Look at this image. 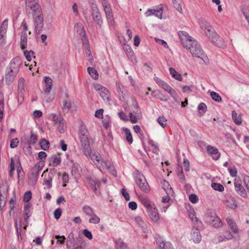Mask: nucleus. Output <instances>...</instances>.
<instances>
[{
    "label": "nucleus",
    "mask_w": 249,
    "mask_h": 249,
    "mask_svg": "<svg viewBox=\"0 0 249 249\" xmlns=\"http://www.w3.org/2000/svg\"><path fill=\"white\" fill-rule=\"evenodd\" d=\"M198 23L207 36L215 45L219 47L225 46L223 39L217 34L213 28L205 19L203 18H198Z\"/></svg>",
    "instance_id": "nucleus-1"
},
{
    "label": "nucleus",
    "mask_w": 249,
    "mask_h": 249,
    "mask_svg": "<svg viewBox=\"0 0 249 249\" xmlns=\"http://www.w3.org/2000/svg\"><path fill=\"white\" fill-rule=\"evenodd\" d=\"M90 157L97 167L101 172L108 171L113 175H116V172L114 171V168L111 162L108 160L103 159L99 153H93L91 154Z\"/></svg>",
    "instance_id": "nucleus-2"
},
{
    "label": "nucleus",
    "mask_w": 249,
    "mask_h": 249,
    "mask_svg": "<svg viewBox=\"0 0 249 249\" xmlns=\"http://www.w3.org/2000/svg\"><path fill=\"white\" fill-rule=\"evenodd\" d=\"M154 80L160 88L168 92L175 100L178 99V96L177 92L166 82L157 76L154 77Z\"/></svg>",
    "instance_id": "nucleus-3"
},
{
    "label": "nucleus",
    "mask_w": 249,
    "mask_h": 249,
    "mask_svg": "<svg viewBox=\"0 0 249 249\" xmlns=\"http://www.w3.org/2000/svg\"><path fill=\"white\" fill-rule=\"evenodd\" d=\"M187 49L190 50L193 56L200 58L204 61L203 59L204 51L196 40L193 41Z\"/></svg>",
    "instance_id": "nucleus-4"
},
{
    "label": "nucleus",
    "mask_w": 249,
    "mask_h": 249,
    "mask_svg": "<svg viewBox=\"0 0 249 249\" xmlns=\"http://www.w3.org/2000/svg\"><path fill=\"white\" fill-rule=\"evenodd\" d=\"M25 9L28 14H33L42 10L39 4V0H25Z\"/></svg>",
    "instance_id": "nucleus-5"
},
{
    "label": "nucleus",
    "mask_w": 249,
    "mask_h": 249,
    "mask_svg": "<svg viewBox=\"0 0 249 249\" xmlns=\"http://www.w3.org/2000/svg\"><path fill=\"white\" fill-rule=\"evenodd\" d=\"M32 14L35 22L36 31L38 32L41 31L44 26V18L42 11L40 10Z\"/></svg>",
    "instance_id": "nucleus-6"
},
{
    "label": "nucleus",
    "mask_w": 249,
    "mask_h": 249,
    "mask_svg": "<svg viewBox=\"0 0 249 249\" xmlns=\"http://www.w3.org/2000/svg\"><path fill=\"white\" fill-rule=\"evenodd\" d=\"M135 181L142 191L145 193L149 192L150 187L145 177L143 175H138L136 178Z\"/></svg>",
    "instance_id": "nucleus-7"
},
{
    "label": "nucleus",
    "mask_w": 249,
    "mask_h": 249,
    "mask_svg": "<svg viewBox=\"0 0 249 249\" xmlns=\"http://www.w3.org/2000/svg\"><path fill=\"white\" fill-rule=\"evenodd\" d=\"M163 11V6L162 5H160L153 9H148L144 15L147 17L154 15L160 19H162L164 18Z\"/></svg>",
    "instance_id": "nucleus-8"
},
{
    "label": "nucleus",
    "mask_w": 249,
    "mask_h": 249,
    "mask_svg": "<svg viewBox=\"0 0 249 249\" xmlns=\"http://www.w3.org/2000/svg\"><path fill=\"white\" fill-rule=\"evenodd\" d=\"M8 188L6 185L0 186V211H2L5 207L8 195Z\"/></svg>",
    "instance_id": "nucleus-9"
},
{
    "label": "nucleus",
    "mask_w": 249,
    "mask_h": 249,
    "mask_svg": "<svg viewBox=\"0 0 249 249\" xmlns=\"http://www.w3.org/2000/svg\"><path fill=\"white\" fill-rule=\"evenodd\" d=\"M22 64V61L21 58L15 57L10 61L8 69L14 72L15 74H18Z\"/></svg>",
    "instance_id": "nucleus-10"
},
{
    "label": "nucleus",
    "mask_w": 249,
    "mask_h": 249,
    "mask_svg": "<svg viewBox=\"0 0 249 249\" xmlns=\"http://www.w3.org/2000/svg\"><path fill=\"white\" fill-rule=\"evenodd\" d=\"M178 36L184 47L187 48L193 41V38L185 31H179Z\"/></svg>",
    "instance_id": "nucleus-11"
},
{
    "label": "nucleus",
    "mask_w": 249,
    "mask_h": 249,
    "mask_svg": "<svg viewBox=\"0 0 249 249\" xmlns=\"http://www.w3.org/2000/svg\"><path fill=\"white\" fill-rule=\"evenodd\" d=\"M91 16L93 21L99 26H101L103 23V20L101 17V14L100 12L96 5L91 6Z\"/></svg>",
    "instance_id": "nucleus-12"
},
{
    "label": "nucleus",
    "mask_w": 249,
    "mask_h": 249,
    "mask_svg": "<svg viewBox=\"0 0 249 249\" xmlns=\"http://www.w3.org/2000/svg\"><path fill=\"white\" fill-rule=\"evenodd\" d=\"M7 19H5L0 27V45L3 46L6 43V32L8 25Z\"/></svg>",
    "instance_id": "nucleus-13"
},
{
    "label": "nucleus",
    "mask_w": 249,
    "mask_h": 249,
    "mask_svg": "<svg viewBox=\"0 0 249 249\" xmlns=\"http://www.w3.org/2000/svg\"><path fill=\"white\" fill-rule=\"evenodd\" d=\"M93 87L94 89L98 92L104 100H108L110 96V92L106 88L99 84H95Z\"/></svg>",
    "instance_id": "nucleus-14"
},
{
    "label": "nucleus",
    "mask_w": 249,
    "mask_h": 249,
    "mask_svg": "<svg viewBox=\"0 0 249 249\" xmlns=\"http://www.w3.org/2000/svg\"><path fill=\"white\" fill-rule=\"evenodd\" d=\"M82 146L83 148V152L86 156H90L91 153V150L89 145V139L88 136L79 137Z\"/></svg>",
    "instance_id": "nucleus-15"
},
{
    "label": "nucleus",
    "mask_w": 249,
    "mask_h": 249,
    "mask_svg": "<svg viewBox=\"0 0 249 249\" xmlns=\"http://www.w3.org/2000/svg\"><path fill=\"white\" fill-rule=\"evenodd\" d=\"M83 47L85 49V53L88 57V60L92 62L93 60V56L90 50L89 41L87 37L82 38Z\"/></svg>",
    "instance_id": "nucleus-16"
},
{
    "label": "nucleus",
    "mask_w": 249,
    "mask_h": 249,
    "mask_svg": "<svg viewBox=\"0 0 249 249\" xmlns=\"http://www.w3.org/2000/svg\"><path fill=\"white\" fill-rule=\"evenodd\" d=\"M224 204L229 208L234 210L237 207V204L235 199L231 196H225L224 199Z\"/></svg>",
    "instance_id": "nucleus-17"
},
{
    "label": "nucleus",
    "mask_w": 249,
    "mask_h": 249,
    "mask_svg": "<svg viewBox=\"0 0 249 249\" xmlns=\"http://www.w3.org/2000/svg\"><path fill=\"white\" fill-rule=\"evenodd\" d=\"M206 149L207 152L212 155L213 160H216L220 158V153L219 152L218 149L216 147L208 145Z\"/></svg>",
    "instance_id": "nucleus-18"
},
{
    "label": "nucleus",
    "mask_w": 249,
    "mask_h": 249,
    "mask_svg": "<svg viewBox=\"0 0 249 249\" xmlns=\"http://www.w3.org/2000/svg\"><path fill=\"white\" fill-rule=\"evenodd\" d=\"M148 215L151 219L154 222H157L160 218L158 209L156 208L155 205L152 206L151 208L147 211Z\"/></svg>",
    "instance_id": "nucleus-19"
},
{
    "label": "nucleus",
    "mask_w": 249,
    "mask_h": 249,
    "mask_svg": "<svg viewBox=\"0 0 249 249\" xmlns=\"http://www.w3.org/2000/svg\"><path fill=\"white\" fill-rule=\"evenodd\" d=\"M199 228L197 227H196V228H193V231L191 233V240L196 243H199L201 240V236L199 232Z\"/></svg>",
    "instance_id": "nucleus-20"
},
{
    "label": "nucleus",
    "mask_w": 249,
    "mask_h": 249,
    "mask_svg": "<svg viewBox=\"0 0 249 249\" xmlns=\"http://www.w3.org/2000/svg\"><path fill=\"white\" fill-rule=\"evenodd\" d=\"M226 221L229 229L234 233L237 234L239 232L237 226L234 220L231 217L228 216Z\"/></svg>",
    "instance_id": "nucleus-21"
},
{
    "label": "nucleus",
    "mask_w": 249,
    "mask_h": 249,
    "mask_svg": "<svg viewBox=\"0 0 249 249\" xmlns=\"http://www.w3.org/2000/svg\"><path fill=\"white\" fill-rule=\"evenodd\" d=\"M37 140V135L34 132L31 131L29 140L26 142L22 139L21 140V142L22 143H24V144H27L28 147L31 148V145H35L36 143Z\"/></svg>",
    "instance_id": "nucleus-22"
},
{
    "label": "nucleus",
    "mask_w": 249,
    "mask_h": 249,
    "mask_svg": "<svg viewBox=\"0 0 249 249\" xmlns=\"http://www.w3.org/2000/svg\"><path fill=\"white\" fill-rule=\"evenodd\" d=\"M74 31L80 36L81 38L87 37L83 25L80 23H76L74 27Z\"/></svg>",
    "instance_id": "nucleus-23"
},
{
    "label": "nucleus",
    "mask_w": 249,
    "mask_h": 249,
    "mask_svg": "<svg viewBox=\"0 0 249 249\" xmlns=\"http://www.w3.org/2000/svg\"><path fill=\"white\" fill-rule=\"evenodd\" d=\"M139 199L142 204L146 209V211L155 205V204L152 203L148 197L144 196H140L139 197Z\"/></svg>",
    "instance_id": "nucleus-24"
},
{
    "label": "nucleus",
    "mask_w": 249,
    "mask_h": 249,
    "mask_svg": "<svg viewBox=\"0 0 249 249\" xmlns=\"http://www.w3.org/2000/svg\"><path fill=\"white\" fill-rule=\"evenodd\" d=\"M24 219L26 222H27L28 218L32 214V205L28 203L26 204L24 208Z\"/></svg>",
    "instance_id": "nucleus-25"
},
{
    "label": "nucleus",
    "mask_w": 249,
    "mask_h": 249,
    "mask_svg": "<svg viewBox=\"0 0 249 249\" xmlns=\"http://www.w3.org/2000/svg\"><path fill=\"white\" fill-rule=\"evenodd\" d=\"M189 216L196 227H201V222L198 220V218L196 216V213L193 209H191L189 211Z\"/></svg>",
    "instance_id": "nucleus-26"
},
{
    "label": "nucleus",
    "mask_w": 249,
    "mask_h": 249,
    "mask_svg": "<svg viewBox=\"0 0 249 249\" xmlns=\"http://www.w3.org/2000/svg\"><path fill=\"white\" fill-rule=\"evenodd\" d=\"M89 183L94 186V191L96 194H100V181L94 178H89Z\"/></svg>",
    "instance_id": "nucleus-27"
},
{
    "label": "nucleus",
    "mask_w": 249,
    "mask_h": 249,
    "mask_svg": "<svg viewBox=\"0 0 249 249\" xmlns=\"http://www.w3.org/2000/svg\"><path fill=\"white\" fill-rule=\"evenodd\" d=\"M104 9L107 20L110 24H112L114 22V19L111 6L106 7Z\"/></svg>",
    "instance_id": "nucleus-28"
},
{
    "label": "nucleus",
    "mask_w": 249,
    "mask_h": 249,
    "mask_svg": "<svg viewBox=\"0 0 249 249\" xmlns=\"http://www.w3.org/2000/svg\"><path fill=\"white\" fill-rule=\"evenodd\" d=\"M44 166V161H38L33 169V175L35 176L36 178H37L38 176V173L39 171H40L43 166Z\"/></svg>",
    "instance_id": "nucleus-29"
},
{
    "label": "nucleus",
    "mask_w": 249,
    "mask_h": 249,
    "mask_svg": "<svg viewBox=\"0 0 249 249\" xmlns=\"http://www.w3.org/2000/svg\"><path fill=\"white\" fill-rule=\"evenodd\" d=\"M17 74H15L12 71L9 70L8 69L5 74V81L7 84H10L14 80L15 76Z\"/></svg>",
    "instance_id": "nucleus-30"
},
{
    "label": "nucleus",
    "mask_w": 249,
    "mask_h": 249,
    "mask_svg": "<svg viewBox=\"0 0 249 249\" xmlns=\"http://www.w3.org/2000/svg\"><path fill=\"white\" fill-rule=\"evenodd\" d=\"M44 83L45 84V89H44V92L47 93H49L52 88L53 80L52 79L48 76L44 77Z\"/></svg>",
    "instance_id": "nucleus-31"
},
{
    "label": "nucleus",
    "mask_w": 249,
    "mask_h": 249,
    "mask_svg": "<svg viewBox=\"0 0 249 249\" xmlns=\"http://www.w3.org/2000/svg\"><path fill=\"white\" fill-rule=\"evenodd\" d=\"M27 34L25 32H21L20 36V47L21 50H24L27 47Z\"/></svg>",
    "instance_id": "nucleus-32"
},
{
    "label": "nucleus",
    "mask_w": 249,
    "mask_h": 249,
    "mask_svg": "<svg viewBox=\"0 0 249 249\" xmlns=\"http://www.w3.org/2000/svg\"><path fill=\"white\" fill-rule=\"evenodd\" d=\"M233 238V236L230 232L226 231L223 234L219 235L218 237V241L219 242L226 241L227 240H231Z\"/></svg>",
    "instance_id": "nucleus-33"
},
{
    "label": "nucleus",
    "mask_w": 249,
    "mask_h": 249,
    "mask_svg": "<svg viewBox=\"0 0 249 249\" xmlns=\"http://www.w3.org/2000/svg\"><path fill=\"white\" fill-rule=\"evenodd\" d=\"M232 119L233 122L237 125H240L242 123V119L240 114H238L235 110H233L231 113Z\"/></svg>",
    "instance_id": "nucleus-34"
},
{
    "label": "nucleus",
    "mask_w": 249,
    "mask_h": 249,
    "mask_svg": "<svg viewBox=\"0 0 249 249\" xmlns=\"http://www.w3.org/2000/svg\"><path fill=\"white\" fill-rule=\"evenodd\" d=\"M209 222L215 228L220 227L222 225L221 221L220 218L217 216H211Z\"/></svg>",
    "instance_id": "nucleus-35"
},
{
    "label": "nucleus",
    "mask_w": 249,
    "mask_h": 249,
    "mask_svg": "<svg viewBox=\"0 0 249 249\" xmlns=\"http://www.w3.org/2000/svg\"><path fill=\"white\" fill-rule=\"evenodd\" d=\"M161 186L167 195H171L173 193V190L167 181L163 180L161 182Z\"/></svg>",
    "instance_id": "nucleus-36"
},
{
    "label": "nucleus",
    "mask_w": 249,
    "mask_h": 249,
    "mask_svg": "<svg viewBox=\"0 0 249 249\" xmlns=\"http://www.w3.org/2000/svg\"><path fill=\"white\" fill-rule=\"evenodd\" d=\"M169 71L173 78L178 81H182V77L181 75L178 73L175 69L173 68H170Z\"/></svg>",
    "instance_id": "nucleus-37"
},
{
    "label": "nucleus",
    "mask_w": 249,
    "mask_h": 249,
    "mask_svg": "<svg viewBox=\"0 0 249 249\" xmlns=\"http://www.w3.org/2000/svg\"><path fill=\"white\" fill-rule=\"evenodd\" d=\"M53 178V174L52 173H49L47 177H45L44 179L43 184L46 185L48 188H50L52 187V182Z\"/></svg>",
    "instance_id": "nucleus-38"
},
{
    "label": "nucleus",
    "mask_w": 249,
    "mask_h": 249,
    "mask_svg": "<svg viewBox=\"0 0 249 249\" xmlns=\"http://www.w3.org/2000/svg\"><path fill=\"white\" fill-rule=\"evenodd\" d=\"M82 211L86 215L89 216L92 215L94 213L93 210L91 207L88 205L84 206L82 208Z\"/></svg>",
    "instance_id": "nucleus-39"
},
{
    "label": "nucleus",
    "mask_w": 249,
    "mask_h": 249,
    "mask_svg": "<svg viewBox=\"0 0 249 249\" xmlns=\"http://www.w3.org/2000/svg\"><path fill=\"white\" fill-rule=\"evenodd\" d=\"M116 249H128L122 240L119 239L116 241Z\"/></svg>",
    "instance_id": "nucleus-40"
},
{
    "label": "nucleus",
    "mask_w": 249,
    "mask_h": 249,
    "mask_svg": "<svg viewBox=\"0 0 249 249\" xmlns=\"http://www.w3.org/2000/svg\"><path fill=\"white\" fill-rule=\"evenodd\" d=\"M88 71L90 76L93 79H97L98 78V74L97 71L93 68L89 67L88 68Z\"/></svg>",
    "instance_id": "nucleus-41"
},
{
    "label": "nucleus",
    "mask_w": 249,
    "mask_h": 249,
    "mask_svg": "<svg viewBox=\"0 0 249 249\" xmlns=\"http://www.w3.org/2000/svg\"><path fill=\"white\" fill-rule=\"evenodd\" d=\"M124 132L125 134L126 139L127 141L130 143H132L133 142V137L130 130L128 128H124Z\"/></svg>",
    "instance_id": "nucleus-42"
},
{
    "label": "nucleus",
    "mask_w": 249,
    "mask_h": 249,
    "mask_svg": "<svg viewBox=\"0 0 249 249\" xmlns=\"http://www.w3.org/2000/svg\"><path fill=\"white\" fill-rule=\"evenodd\" d=\"M58 130L61 133H64L65 130V121L64 119L61 120V121L56 125Z\"/></svg>",
    "instance_id": "nucleus-43"
},
{
    "label": "nucleus",
    "mask_w": 249,
    "mask_h": 249,
    "mask_svg": "<svg viewBox=\"0 0 249 249\" xmlns=\"http://www.w3.org/2000/svg\"><path fill=\"white\" fill-rule=\"evenodd\" d=\"M212 188L216 191L223 192L224 190V187L223 185L218 183H212L211 184Z\"/></svg>",
    "instance_id": "nucleus-44"
},
{
    "label": "nucleus",
    "mask_w": 249,
    "mask_h": 249,
    "mask_svg": "<svg viewBox=\"0 0 249 249\" xmlns=\"http://www.w3.org/2000/svg\"><path fill=\"white\" fill-rule=\"evenodd\" d=\"M41 148L43 150H47L50 146V142L45 139H42L39 142Z\"/></svg>",
    "instance_id": "nucleus-45"
},
{
    "label": "nucleus",
    "mask_w": 249,
    "mask_h": 249,
    "mask_svg": "<svg viewBox=\"0 0 249 249\" xmlns=\"http://www.w3.org/2000/svg\"><path fill=\"white\" fill-rule=\"evenodd\" d=\"M52 117V121L53 123L55 125H57L63 119L60 116L55 114H52L51 115Z\"/></svg>",
    "instance_id": "nucleus-46"
},
{
    "label": "nucleus",
    "mask_w": 249,
    "mask_h": 249,
    "mask_svg": "<svg viewBox=\"0 0 249 249\" xmlns=\"http://www.w3.org/2000/svg\"><path fill=\"white\" fill-rule=\"evenodd\" d=\"M91 217L89 219V222L90 223L98 224L100 221V218L94 213L92 215L90 216Z\"/></svg>",
    "instance_id": "nucleus-47"
},
{
    "label": "nucleus",
    "mask_w": 249,
    "mask_h": 249,
    "mask_svg": "<svg viewBox=\"0 0 249 249\" xmlns=\"http://www.w3.org/2000/svg\"><path fill=\"white\" fill-rule=\"evenodd\" d=\"M212 98L216 102H220L222 99L220 95L214 91H212L210 93Z\"/></svg>",
    "instance_id": "nucleus-48"
},
{
    "label": "nucleus",
    "mask_w": 249,
    "mask_h": 249,
    "mask_svg": "<svg viewBox=\"0 0 249 249\" xmlns=\"http://www.w3.org/2000/svg\"><path fill=\"white\" fill-rule=\"evenodd\" d=\"M4 109V99L2 98L0 99V122H1L2 119L3 117V112Z\"/></svg>",
    "instance_id": "nucleus-49"
},
{
    "label": "nucleus",
    "mask_w": 249,
    "mask_h": 249,
    "mask_svg": "<svg viewBox=\"0 0 249 249\" xmlns=\"http://www.w3.org/2000/svg\"><path fill=\"white\" fill-rule=\"evenodd\" d=\"M157 121L159 124L163 128H164L167 125V120L163 116H160L158 118Z\"/></svg>",
    "instance_id": "nucleus-50"
},
{
    "label": "nucleus",
    "mask_w": 249,
    "mask_h": 249,
    "mask_svg": "<svg viewBox=\"0 0 249 249\" xmlns=\"http://www.w3.org/2000/svg\"><path fill=\"white\" fill-rule=\"evenodd\" d=\"M61 162V159L60 157H53L52 162L50 165L53 167L57 166Z\"/></svg>",
    "instance_id": "nucleus-51"
},
{
    "label": "nucleus",
    "mask_w": 249,
    "mask_h": 249,
    "mask_svg": "<svg viewBox=\"0 0 249 249\" xmlns=\"http://www.w3.org/2000/svg\"><path fill=\"white\" fill-rule=\"evenodd\" d=\"M88 131L86 127L84 125L81 126L79 133V137L88 136Z\"/></svg>",
    "instance_id": "nucleus-52"
},
{
    "label": "nucleus",
    "mask_w": 249,
    "mask_h": 249,
    "mask_svg": "<svg viewBox=\"0 0 249 249\" xmlns=\"http://www.w3.org/2000/svg\"><path fill=\"white\" fill-rule=\"evenodd\" d=\"M71 107V104L70 101L65 100L63 103L62 109L64 111L68 112Z\"/></svg>",
    "instance_id": "nucleus-53"
},
{
    "label": "nucleus",
    "mask_w": 249,
    "mask_h": 249,
    "mask_svg": "<svg viewBox=\"0 0 249 249\" xmlns=\"http://www.w3.org/2000/svg\"><path fill=\"white\" fill-rule=\"evenodd\" d=\"M173 3L176 10L179 13H182V7L179 0H173Z\"/></svg>",
    "instance_id": "nucleus-54"
},
{
    "label": "nucleus",
    "mask_w": 249,
    "mask_h": 249,
    "mask_svg": "<svg viewBox=\"0 0 249 249\" xmlns=\"http://www.w3.org/2000/svg\"><path fill=\"white\" fill-rule=\"evenodd\" d=\"M10 170L9 172V176L11 177L13 176L14 171L15 170V162L13 159L12 158L10 159Z\"/></svg>",
    "instance_id": "nucleus-55"
},
{
    "label": "nucleus",
    "mask_w": 249,
    "mask_h": 249,
    "mask_svg": "<svg viewBox=\"0 0 249 249\" xmlns=\"http://www.w3.org/2000/svg\"><path fill=\"white\" fill-rule=\"evenodd\" d=\"M24 54L26 59L28 61H30L32 60V56L34 54V52L32 50L30 51L26 50L24 52Z\"/></svg>",
    "instance_id": "nucleus-56"
},
{
    "label": "nucleus",
    "mask_w": 249,
    "mask_h": 249,
    "mask_svg": "<svg viewBox=\"0 0 249 249\" xmlns=\"http://www.w3.org/2000/svg\"><path fill=\"white\" fill-rule=\"evenodd\" d=\"M32 193L31 191L26 192L23 196V201L25 202H29L32 198Z\"/></svg>",
    "instance_id": "nucleus-57"
},
{
    "label": "nucleus",
    "mask_w": 249,
    "mask_h": 249,
    "mask_svg": "<svg viewBox=\"0 0 249 249\" xmlns=\"http://www.w3.org/2000/svg\"><path fill=\"white\" fill-rule=\"evenodd\" d=\"M62 180L63 182V184L62 185L63 187L66 186V183L69 182V175L66 172L63 173L62 175Z\"/></svg>",
    "instance_id": "nucleus-58"
},
{
    "label": "nucleus",
    "mask_w": 249,
    "mask_h": 249,
    "mask_svg": "<svg viewBox=\"0 0 249 249\" xmlns=\"http://www.w3.org/2000/svg\"><path fill=\"white\" fill-rule=\"evenodd\" d=\"M155 40L157 43L162 45L164 48L166 49L169 48V46L165 41L156 37L155 38Z\"/></svg>",
    "instance_id": "nucleus-59"
},
{
    "label": "nucleus",
    "mask_w": 249,
    "mask_h": 249,
    "mask_svg": "<svg viewBox=\"0 0 249 249\" xmlns=\"http://www.w3.org/2000/svg\"><path fill=\"white\" fill-rule=\"evenodd\" d=\"M25 84V80L24 78L21 77L18 80V90L21 91L24 89V85Z\"/></svg>",
    "instance_id": "nucleus-60"
},
{
    "label": "nucleus",
    "mask_w": 249,
    "mask_h": 249,
    "mask_svg": "<svg viewBox=\"0 0 249 249\" xmlns=\"http://www.w3.org/2000/svg\"><path fill=\"white\" fill-rule=\"evenodd\" d=\"M156 241L157 244L160 249H164V248L165 247V246H164V244H165L166 242L162 240L160 238L159 239L157 238Z\"/></svg>",
    "instance_id": "nucleus-61"
},
{
    "label": "nucleus",
    "mask_w": 249,
    "mask_h": 249,
    "mask_svg": "<svg viewBox=\"0 0 249 249\" xmlns=\"http://www.w3.org/2000/svg\"><path fill=\"white\" fill-rule=\"evenodd\" d=\"M46 157L47 154L46 152L44 151H40L38 153V159L40 160V161H44V162H45Z\"/></svg>",
    "instance_id": "nucleus-62"
},
{
    "label": "nucleus",
    "mask_w": 249,
    "mask_h": 249,
    "mask_svg": "<svg viewBox=\"0 0 249 249\" xmlns=\"http://www.w3.org/2000/svg\"><path fill=\"white\" fill-rule=\"evenodd\" d=\"M73 237L74 235L73 233H71L69 235L66 243V246L67 248L71 247V244L72 243V239H73Z\"/></svg>",
    "instance_id": "nucleus-63"
},
{
    "label": "nucleus",
    "mask_w": 249,
    "mask_h": 249,
    "mask_svg": "<svg viewBox=\"0 0 249 249\" xmlns=\"http://www.w3.org/2000/svg\"><path fill=\"white\" fill-rule=\"evenodd\" d=\"M189 199L193 203H196L198 200L197 196L195 194H191L190 195Z\"/></svg>",
    "instance_id": "nucleus-64"
}]
</instances>
